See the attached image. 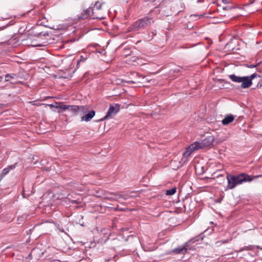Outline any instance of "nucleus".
<instances>
[{
  "instance_id": "obj_1",
  "label": "nucleus",
  "mask_w": 262,
  "mask_h": 262,
  "mask_svg": "<svg viewBox=\"0 0 262 262\" xmlns=\"http://www.w3.org/2000/svg\"><path fill=\"white\" fill-rule=\"evenodd\" d=\"M261 177L262 175L249 176L244 173L237 175L228 174L227 176L228 185L226 189H232L237 185L241 184L243 182H251L254 179Z\"/></svg>"
},
{
  "instance_id": "obj_2",
  "label": "nucleus",
  "mask_w": 262,
  "mask_h": 262,
  "mask_svg": "<svg viewBox=\"0 0 262 262\" xmlns=\"http://www.w3.org/2000/svg\"><path fill=\"white\" fill-rule=\"evenodd\" d=\"M229 78L234 82L242 83L241 88L246 89L249 88L252 84V80L255 78H260V76L257 73H254L250 76L240 77L232 74L229 75Z\"/></svg>"
},
{
  "instance_id": "obj_3",
  "label": "nucleus",
  "mask_w": 262,
  "mask_h": 262,
  "mask_svg": "<svg viewBox=\"0 0 262 262\" xmlns=\"http://www.w3.org/2000/svg\"><path fill=\"white\" fill-rule=\"evenodd\" d=\"M95 9H92V7L83 10L81 14L78 16L77 19L79 20H84L92 16L93 19H101L104 18L101 13L96 14L94 11Z\"/></svg>"
},
{
  "instance_id": "obj_4",
  "label": "nucleus",
  "mask_w": 262,
  "mask_h": 262,
  "mask_svg": "<svg viewBox=\"0 0 262 262\" xmlns=\"http://www.w3.org/2000/svg\"><path fill=\"white\" fill-rule=\"evenodd\" d=\"M153 23L154 20L152 17H144L134 23L133 29L135 31H138L150 26Z\"/></svg>"
},
{
  "instance_id": "obj_5",
  "label": "nucleus",
  "mask_w": 262,
  "mask_h": 262,
  "mask_svg": "<svg viewBox=\"0 0 262 262\" xmlns=\"http://www.w3.org/2000/svg\"><path fill=\"white\" fill-rule=\"evenodd\" d=\"M214 141V138L213 136L210 135L207 136L205 139L202 140L201 142H195L194 143H195V145L198 146V149H200L212 145Z\"/></svg>"
},
{
  "instance_id": "obj_6",
  "label": "nucleus",
  "mask_w": 262,
  "mask_h": 262,
  "mask_svg": "<svg viewBox=\"0 0 262 262\" xmlns=\"http://www.w3.org/2000/svg\"><path fill=\"white\" fill-rule=\"evenodd\" d=\"M199 150L198 146L195 145V143H193L189 145L186 149V150L183 154V157L181 159L180 163L183 164H185L188 161V158L191 155V154L196 150Z\"/></svg>"
},
{
  "instance_id": "obj_7",
  "label": "nucleus",
  "mask_w": 262,
  "mask_h": 262,
  "mask_svg": "<svg viewBox=\"0 0 262 262\" xmlns=\"http://www.w3.org/2000/svg\"><path fill=\"white\" fill-rule=\"evenodd\" d=\"M203 234H200L199 236H196L193 238H191L187 242H186L183 246H182L185 254L187 252L188 250H191L192 249L191 247V244H194L196 242L202 241L203 239Z\"/></svg>"
},
{
  "instance_id": "obj_8",
  "label": "nucleus",
  "mask_w": 262,
  "mask_h": 262,
  "mask_svg": "<svg viewBox=\"0 0 262 262\" xmlns=\"http://www.w3.org/2000/svg\"><path fill=\"white\" fill-rule=\"evenodd\" d=\"M120 105L118 103L110 105L106 115L103 118L100 119V121H104L112 115H116L120 110Z\"/></svg>"
},
{
  "instance_id": "obj_9",
  "label": "nucleus",
  "mask_w": 262,
  "mask_h": 262,
  "mask_svg": "<svg viewBox=\"0 0 262 262\" xmlns=\"http://www.w3.org/2000/svg\"><path fill=\"white\" fill-rule=\"evenodd\" d=\"M133 193H134L133 192H132L130 193V194H132ZM110 195H114L115 196L117 197V198H123L125 200L128 199L129 197L133 196V195H132L131 194H119L118 192L110 193V194H109V195H108L105 193L103 194L104 199H105L106 200H110V201L115 200V199H114L112 196H110Z\"/></svg>"
},
{
  "instance_id": "obj_10",
  "label": "nucleus",
  "mask_w": 262,
  "mask_h": 262,
  "mask_svg": "<svg viewBox=\"0 0 262 262\" xmlns=\"http://www.w3.org/2000/svg\"><path fill=\"white\" fill-rule=\"evenodd\" d=\"M95 115V111L91 110L90 112H88L85 115H83L81 117V121L88 122L90 121Z\"/></svg>"
},
{
  "instance_id": "obj_11",
  "label": "nucleus",
  "mask_w": 262,
  "mask_h": 262,
  "mask_svg": "<svg viewBox=\"0 0 262 262\" xmlns=\"http://www.w3.org/2000/svg\"><path fill=\"white\" fill-rule=\"evenodd\" d=\"M16 164L10 165L2 170V172L0 174V181L2 180L4 177L9 173L10 170H12L15 168Z\"/></svg>"
},
{
  "instance_id": "obj_12",
  "label": "nucleus",
  "mask_w": 262,
  "mask_h": 262,
  "mask_svg": "<svg viewBox=\"0 0 262 262\" xmlns=\"http://www.w3.org/2000/svg\"><path fill=\"white\" fill-rule=\"evenodd\" d=\"M235 116L233 115L229 114L227 115L222 121V124L224 125L229 124L230 123L233 121Z\"/></svg>"
},
{
  "instance_id": "obj_13",
  "label": "nucleus",
  "mask_w": 262,
  "mask_h": 262,
  "mask_svg": "<svg viewBox=\"0 0 262 262\" xmlns=\"http://www.w3.org/2000/svg\"><path fill=\"white\" fill-rule=\"evenodd\" d=\"M39 251L40 250L38 248H33L32 250L31 253L29 254L28 257L30 258V259H32L33 257H34L35 258L37 259L38 258L37 254L39 252Z\"/></svg>"
},
{
  "instance_id": "obj_14",
  "label": "nucleus",
  "mask_w": 262,
  "mask_h": 262,
  "mask_svg": "<svg viewBox=\"0 0 262 262\" xmlns=\"http://www.w3.org/2000/svg\"><path fill=\"white\" fill-rule=\"evenodd\" d=\"M69 111L71 112L74 115H78V105H70L69 106Z\"/></svg>"
},
{
  "instance_id": "obj_15",
  "label": "nucleus",
  "mask_w": 262,
  "mask_h": 262,
  "mask_svg": "<svg viewBox=\"0 0 262 262\" xmlns=\"http://www.w3.org/2000/svg\"><path fill=\"white\" fill-rule=\"evenodd\" d=\"M89 112L88 108L84 105L78 106V115L85 114Z\"/></svg>"
},
{
  "instance_id": "obj_16",
  "label": "nucleus",
  "mask_w": 262,
  "mask_h": 262,
  "mask_svg": "<svg viewBox=\"0 0 262 262\" xmlns=\"http://www.w3.org/2000/svg\"><path fill=\"white\" fill-rule=\"evenodd\" d=\"M174 253L176 254H185V253L183 251V249L182 248V246H179L173 249H172L170 253Z\"/></svg>"
},
{
  "instance_id": "obj_17",
  "label": "nucleus",
  "mask_w": 262,
  "mask_h": 262,
  "mask_svg": "<svg viewBox=\"0 0 262 262\" xmlns=\"http://www.w3.org/2000/svg\"><path fill=\"white\" fill-rule=\"evenodd\" d=\"M17 77V75L15 74H8L5 75V80L6 81H10L11 83L13 82L11 81L12 80L15 79Z\"/></svg>"
},
{
  "instance_id": "obj_18",
  "label": "nucleus",
  "mask_w": 262,
  "mask_h": 262,
  "mask_svg": "<svg viewBox=\"0 0 262 262\" xmlns=\"http://www.w3.org/2000/svg\"><path fill=\"white\" fill-rule=\"evenodd\" d=\"M102 4L100 3L99 1H97L94 5V7H92V9H95V10L101 12Z\"/></svg>"
},
{
  "instance_id": "obj_19",
  "label": "nucleus",
  "mask_w": 262,
  "mask_h": 262,
  "mask_svg": "<svg viewBox=\"0 0 262 262\" xmlns=\"http://www.w3.org/2000/svg\"><path fill=\"white\" fill-rule=\"evenodd\" d=\"M176 190L177 188L176 187H173L170 189L167 190L166 194L168 195H173L176 192Z\"/></svg>"
},
{
  "instance_id": "obj_20",
  "label": "nucleus",
  "mask_w": 262,
  "mask_h": 262,
  "mask_svg": "<svg viewBox=\"0 0 262 262\" xmlns=\"http://www.w3.org/2000/svg\"><path fill=\"white\" fill-rule=\"evenodd\" d=\"M69 105L62 104L61 103H60L55 107L56 108H60V109H61L62 110H66L69 109Z\"/></svg>"
},
{
  "instance_id": "obj_21",
  "label": "nucleus",
  "mask_w": 262,
  "mask_h": 262,
  "mask_svg": "<svg viewBox=\"0 0 262 262\" xmlns=\"http://www.w3.org/2000/svg\"><path fill=\"white\" fill-rule=\"evenodd\" d=\"M48 33L47 32H38V33H36L34 34V36H36V37H40V36H48Z\"/></svg>"
},
{
  "instance_id": "obj_22",
  "label": "nucleus",
  "mask_w": 262,
  "mask_h": 262,
  "mask_svg": "<svg viewBox=\"0 0 262 262\" xmlns=\"http://www.w3.org/2000/svg\"><path fill=\"white\" fill-rule=\"evenodd\" d=\"M231 241V238L224 239V240H221V241L216 242V244H218L219 245H221V244L228 243Z\"/></svg>"
},
{
  "instance_id": "obj_23",
  "label": "nucleus",
  "mask_w": 262,
  "mask_h": 262,
  "mask_svg": "<svg viewBox=\"0 0 262 262\" xmlns=\"http://www.w3.org/2000/svg\"><path fill=\"white\" fill-rule=\"evenodd\" d=\"M56 227L58 229V230L61 232H63V233H66L65 232V230L64 229H63V228L62 227V226H60L59 224H57L56 225Z\"/></svg>"
},
{
  "instance_id": "obj_24",
  "label": "nucleus",
  "mask_w": 262,
  "mask_h": 262,
  "mask_svg": "<svg viewBox=\"0 0 262 262\" xmlns=\"http://www.w3.org/2000/svg\"><path fill=\"white\" fill-rule=\"evenodd\" d=\"M252 246H246V247H243L241 250V251H243V250H252Z\"/></svg>"
},
{
  "instance_id": "obj_25",
  "label": "nucleus",
  "mask_w": 262,
  "mask_h": 262,
  "mask_svg": "<svg viewBox=\"0 0 262 262\" xmlns=\"http://www.w3.org/2000/svg\"><path fill=\"white\" fill-rule=\"evenodd\" d=\"M71 202L73 203H75V204H80L81 203V200H80V199H77V200H71Z\"/></svg>"
},
{
  "instance_id": "obj_26",
  "label": "nucleus",
  "mask_w": 262,
  "mask_h": 262,
  "mask_svg": "<svg viewBox=\"0 0 262 262\" xmlns=\"http://www.w3.org/2000/svg\"><path fill=\"white\" fill-rule=\"evenodd\" d=\"M257 88H261L262 89V79L260 81H259L256 85Z\"/></svg>"
},
{
  "instance_id": "obj_27",
  "label": "nucleus",
  "mask_w": 262,
  "mask_h": 262,
  "mask_svg": "<svg viewBox=\"0 0 262 262\" xmlns=\"http://www.w3.org/2000/svg\"><path fill=\"white\" fill-rule=\"evenodd\" d=\"M261 0H252L250 1V2L249 3V4H252L254 3H260V1Z\"/></svg>"
},
{
  "instance_id": "obj_28",
  "label": "nucleus",
  "mask_w": 262,
  "mask_h": 262,
  "mask_svg": "<svg viewBox=\"0 0 262 262\" xmlns=\"http://www.w3.org/2000/svg\"><path fill=\"white\" fill-rule=\"evenodd\" d=\"M82 56H81V59L77 60V64H79L81 61H84L85 59H82Z\"/></svg>"
},
{
  "instance_id": "obj_29",
  "label": "nucleus",
  "mask_w": 262,
  "mask_h": 262,
  "mask_svg": "<svg viewBox=\"0 0 262 262\" xmlns=\"http://www.w3.org/2000/svg\"><path fill=\"white\" fill-rule=\"evenodd\" d=\"M126 82L128 83H132V84H134V83H135L136 82L134 81H125Z\"/></svg>"
},
{
  "instance_id": "obj_30",
  "label": "nucleus",
  "mask_w": 262,
  "mask_h": 262,
  "mask_svg": "<svg viewBox=\"0 0 262 262\" xmlns=\"http://www.w3.org/2000/svg\"><path fill=\"white\" fill-rule=\"evenodd\" d=\"M94 11L96 12V14L101 13V14L103 15V14H102V12H100V11H97V10H95Z\"/></svg>"
},
{
  "instance_id": "obj_31",
  "label": "nucleus",
  "mask_w": 262,
  "mask_h": 262,
  "mask_svg": "<svg viewBox=\"0 0 262 262\" xmlns=\"http://www.w3.org/2000/svg\"><path fill=\"white\" fill-rule=\"evenodd\" d=\"M256 66L255 65H250V66H249L248 67L250 68H254V67H255Z\"/></svg>"
},
{
  "instance_id": "obj_32",
  "label": "nucleus",
  "mask_w": 262,
  "mask_h": 262,
  "mask_svg": "<svg viewBox=\"0 0 262 262\" xmlns=\"http://www.w3.org/2000/svg\"><path fill=\"white\" fill-rule=\"evenodd\" d=\"M162 6V4L161 3V4L158 6V8H161Z\"/></svg>"
},
{
  "instance_id": "obj_33",
  "label": "nucleus",
  "mask_w": 262,
  "mask_h": 262,
  "mask_svg": "<svg viewBox=\"0 0 262 262\" xmlns=\"http://www.w3.org/2000/svg\"><path fill=\"white\" fill-rule=\"evenodd\" d=\"M117 81H117V83L118 84L120 82V81H121V80L120 79H117Z\"/></svg>"
},
{
  "instance_id": "obj_34",
  "label": "nucleus",
  "mask_w": 262,
  "mask_h": 262,
  "mask_svg": "<svg viewBox=\"0 0 262 262\" xmlns=\"http://www.w3.org/2000/svg\"><path fill=\"white\" fill-rule=\"evenodd\" d=\"M21 219V217H18L17 220H18V221H19V220H20V219Z\"/></svg>"
},
{
  "instance_id": "obj_35",
  "label": "nucleus",
  "mask_w": 262,
  "mask_h": 262,
  "mask_svg": "<svg viewBox=\"0 0 262 262\" xmlns=\"http://www.w3.org/2000/svg\"><path fill=\"white\" fill-rule=\"evenodd\" d=\"M129 55V53H126V54H125V56H126Z\"/></svg>"
},
{
  "instance_id": "obj_36",
  "label": "nucleus",
  "mask_w": 262,
  "mask_h": 262,
  "mask_svg": "<svg viewBox=\"0 0 262 262\" xmlns=\"http://www.w3.org/2000/svg\"><path fill=\"white\" fill-rule=\"evenodd\" d=\"M34 46H36V47H37V46H40L39 45H34Z\"/></svg>"
},
{
  "instance_id": "obj_37",
  "label": "nucleus",
  "mask_w": 262,
  "mask_h": 262,
  "mask_svg": "<svg viewBox=\"0 0 262 262\" xmlns=\"http://www.w3.org/2000/svg\"><path fill=\"white\" fill-rule=\"evenodd\" d=\"M260 3L262 4V0L260 1Z\"/></svg>"
}]
</instances>
